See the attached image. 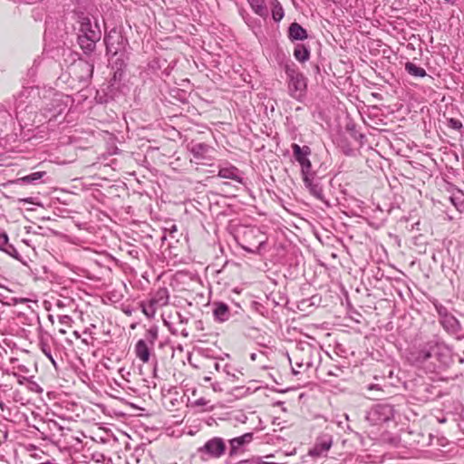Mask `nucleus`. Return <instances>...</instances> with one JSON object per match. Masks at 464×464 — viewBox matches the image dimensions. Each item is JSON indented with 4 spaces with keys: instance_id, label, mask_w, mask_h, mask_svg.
<instances>
[{
    "instance_id": "obj_31",
    "label": "nucleus",
    "mask_w": 464,
    "mask_h": 464,
    "mask_svg": "<svg viewBox=\"0 0 464 464\" xmlns=\"http://www.w3.org/2000/svg\"><path fill=\"white\" fill-rule=\"evenodd\" d=\"M433 304H434L435 310L439 315V322L450 314V313L448 311V309L443 304H441L438 302L433 303Z\"/></svg>"
},
{
    "instance_id": "obj_39",
    "label": "nucleus",
    "mask_w": 464,
    "mask_h": 464,
    "mask_svg": "<svg viewBox=\"0 0 464 464\" xmlns=\"http://www.w3.org/2000/svg\"><path fill=\"white\" fill-rule=\"evenodd\" d=\"M450 200L453 203V205H456V198L451 197Z\"/></svg>"
},
{
    "instance_id": "obj_34",
    "label": "nucleus",
    "mask_w": 464,
    "mask_h": 464,
    "mask_svg": "<svg viewBox=\"0 0 464 464\" xmlns=\"http://www.w3.org/2000/svg\"><path fill=\"white\" fill-rule=\"evenodd\" d=\"M0 115H1V118L4 119V120H6L10 116L8 111L6 110H4V109H0Z\"/></svg>"
},
{
    "instance_id": "obj_33",
    "label": "nucleus",
    "mask_w": 464,
    "mask_h": 464,
    "mask_svg": "<svg viewBox=\"0 0 464 464\" xmlns=\"http://www.w3.org/2000/svg\"><path fill=\"white\" fill-rule=\"evenodd\" d=\"M450 127H452L455 130H459L462 127V123L458 120L450 119Z\"/></svg>"
},
{
    "instance_id": "obj_30",
    "label": "nucleus",
    "mask_w": 464,
    "mask_h": 464,
    "mask_svg": "<svg viewBox=\"0 0 464 464\" xmlns=\"http://www.w3.org/2000/svg\"><path fill=\"white\" fill-rule=\"evenodd\" d=\"M41 351L50 360V362L53 365V367L55 369H57L58 365H57L55 359L52 355L51 347L47 343H41Z\"/></svg>"
},
{
    "instance_id": "obj_6",
    "label": "nucleus",
    "mask_w": 464,
    "mask_h": 464,
    "mask_svg": "<svg viewBox=\"0 0 464 464\" xmlns=\"http://www.w3.org/2000/svg\"><path fill=\"white\" fill-rule=\"evenodd\" d=\"M227 450L226 440L221 437H213L197 450L198 457L204 460L218 459Z\"/></svg>"
},
{
    "instance_id": "obj_15",
    "label": "nucleus",
    "mask_w": 464,
    "mask_h": 464,
    "mask_svg": "<svg viewBox=\"0 0 464 464\" xmlns=\"http://www.w3.org/2000/svg\"><path fill=\"white\" fill-rule=\"evenodd\" d=\"M218 177L232 179L238 183H243V178L240 175L239 169L228 163L225 164L224 166H219Z\"/></svg>"
},
{
    "instance_id": "obj_38",
    "label": "nucleus",
    "mask_w": 464,
    "mask_h": 464,
    "mask_svg": "<svg viewBox=\"0 0 464 464\" xmlns=\"http://www.w3.org/2000/svg\"><path fill=\"white\" fill-rule=\"evenodd\" d=\"M377 388H378V385H375V384H371L368 387L369 390L377 389Z\"/></svg>"
},
{
    "instance_id": "obj_41",
    "label": "nucleus",
    "mask_w": 464,
    "mask_h": 464,
    "mask_svg": "<svg viewBox=\"0 0 464 464\" xmlns=\"http://www.w3.org/2000/svg\"><path fill=\"white\" fill-rule=\"evenodd\" d=\"M448 3L454 4L456 0H445Z\"/></svg>"
},
{
    "instance_id": "obj_20",
    "label": "nucleus",
    "mask_w": 464,
    "mask_h": 464,
    "mask_svg": "<svg viewBox=\"0 0 464 464\" xmlns=\"http://www.w3.org/2000/svg\"><path fill=\"white\" fill-rule=\"evenodd\" d=\"M44 174H45L44 171L34 172L27 176H24V177H22V178L14 179V180H10V181H8L7 185L34 184L39 179H41Z\"/></svg>"
},
{
    "instance_id": "obj_29",
    "label": "nucleus",
    "mask_w": 464,
    "mask_h": 464,
    "mask_svg": "<svg viewBox=\"0 0 464 464\" xmlns=\"http://www.w3.org/2000/svg\"><path fill=\"white\" fill-rule=\"evenodd\" d=\"M145 337L147 343L153 347L156 340L158 339V327L151 326L150 329H148Z\"/></svg>"
},
{
    "instance_id": "obj_32",
    "label": "nucleus",
    "mask_w": 464,
    "mask_h": 464,
    "mask_svg": "<svg viewBox=\"0 0 464 464\" xmlns=\"http://www.w3.org/2000/svg\"><path fill=\"white\" fill-rule=\"evenodd\" d=\"M35 94H39V89L37 87H28V88H24L20 95H19V98H22L24 96H32V95H35Z\"/></svg>"
},
{
    "instance_id": "obj_2",
    "label": "nucleus",
    "mask_w": 464,
    "mask_h": 464,
    "mask_svg": "<svg viewBox=\"0 0 464 464\" xmlns=\"http://www.w3.org/2000/svg\"><path fill=\"white\" fill-rule=\"evenodd\" d=\"M314 349L309 344H297L292 351V355L288 356V360L292 366L294 374H299L302 371L309 370L314 366Z\"/></svg>"
},
{
    "instance_id": "obj_40",
    "label": "nucleus",
    "mask_w": 464,
    "mask_h": 464,
    "mask_svg": "<svg viewBox=\"0 0 464 464\" xmlns=\"http://www.w3.org/2000/svg\"><path fill=\"white\" fill-rule=\"evenodd\" d=\"M219 367H220L219 363L216 362L215 363V368H216L217 371H219Z\"/></svg>"
},
{
    "instance_id": "obj_43",
    "label": "nucleus",
    "mask_w": 464,
    "mask_h": 464,
    "mask_svg": "<svg viewBox=\"0 0 464 464\" xmlns=\"http://www.w3.org/2000/svg\"><path fill=\"white\" fill-rule=\"evenodd\" d=\"M204 380H205L206 382H208V381H210V377H205V378H204Z\"/></svg>"
},
{
    "instance_id": "obj_37",
    "label": "nucleus",
    "mask_w": 464,
    "mask_h": 464,
    "mask_svg": "<svg viewBox=\"0 0 464 464\" xmlns=\"http://www.w3.org/2000/svg\"><path fill=\"white\" fill-rule=\"evenodd\" d=\"M19 369L24 372H28V369L25 366H19Z\"/></svg>"
},
{
    "instance_id": "obj_16",
    "label": "nucleus",
    "mask_w": 464,
    "mask_h": 464,
    "mask_svg": "<svg viewBox=\"0 0 464 464\" xmlns=\"http://www.w3.org/2000/svg\"><path fill=\"white\" fill-rule=\"evenodd\" d=\"M153 349L145 340H139L135 344V354L143 363H147L150 358V352Z\"/></svg>"
},
{
    "instance_id": "obj_8",
    "label": "nucleus",
    "mask_w": 464,
    "mask_h": 464,
    "mask_svg": "<svg viewBox=\"0 0 464 464\" xmlns=\"http://www.w3.org/2000/svg\"><path fill=\"white\" fill-rule=\"evenodd\" d=\"M394 410L390 404H376L366 413L365 420L371 425H381L393 418Z\"/></svg>"
},
{
    "instance_id": "obj_44",
    "label": "nucleus",
    "mask_w": 464,
    "mask_h": 464,
    "mask_svg": "<svg viewBox=\"0 0 464 464\" xmlns=\"http://www.w3.org/2000/svg\"><path fill=\"white\" fill-rule=\"evenodd\" d=\"M458 204H459V201H456V205L455 206H456L457 208H459Z\"/></svg>"
},
{
    "instance_id": "obj_25",
    "label": "nucleus",
    "mask_w": 464,
    "mask_h": 464,
    "mask_svg": "<svg viewBox=\"0 0 464 464\" xmlns=\"http://www.w3.org/2000/svg\"><path fill=\"white\" fill-rule=\"evenodd\" d=\"M252 10L261 17H266L268 11L265 0H247Z\"/></svg>"
},
{
    "instance_id": "obj_14",
    "label": "nucleus",
    "mask_w": 464,
    "mask_h": 464,
    "mask_svg": "<svg viewBox=\"0 0 464 464\" xmlns=\"http://www.w3.org/2000/svg\"><path fill=\"white\" fill-rule=\"evenodd\" d=\"M78 23L80 24L79 27V35H91L95 32H101V29L96 22H92V19L85 15L84 14H81L78 16Z\"/></svg>"
},
{
    "instance_id": "obj_27",
    "label": "nucleus",
    "mask_w": 464,
    "mask_h": 464,
    "mask_svg": "<svg viewBox=\"0 0 464 464\" xmlns=\"http://www.w3.org/2000/svg\"><path fill=\"white\" fill-rule=\"evenodd\" d=\"M405 70L409 74L414 77H424L427 74L423 68L411 62H407L405 63Z\"/></svg>"
},
{
    "instance_id": "obj_3",
    "label": "nucleus",
    "mask_w": 464,
    "mask_h": 464,
    "mask_svg": "<svg viewBox=\"0 0 464 464\" xmlns=\"http://www.w3.org/2000/svg\"><path fill=\"white\" fill-rule=\"evenodd\" d=\"M450 351L446 343L438 339L427 342L419 351L418 360L424 362L431 358H436L440 363H446Z\"/></svg>"
},
{
    "instance_id": "obj_5",
    "label": "nucleus",
    "mask_w": 464,
    "mask_h": 464,
    "mask_svg": "<svg viewBox=\"0 0 464 464\" xmlns=\"http://www.w3.org/2000/svg\"><path fill=\"white\" fill-rule=\"evenodd\" d=\"M240 246L248 253H257L266 243V236L256 227H244L240 235Z\"/></svg>"
},
{
    "instance_id": "obj_35",
    "label": "nucleus",
    "mask_w": 464,
    "mask_h": 464,
    "mask_svg": "<svg viewBox=\"0 0 464 464\" xmlns=\"http://www.w3.org/2000/svg\"><path fill=\"white\" fill-rule=\"evenodd\" d=\"M212 387L214 391H221V389L219 388V384L218 382L214 383Z\"/></svg>"
},
{
    "instance_id": "obj_1",
    "label": "nucleus",
    "mask_w": 464,
    "mask_h": 464,
    "mask_svg": "<svg viewBox=\"0 0 464 464\" xmlns=\"http://www.w3.org/2000/svg\"><path fill=\"white\" fill-rule=\"evenodd\" d=\"M284 70L287 76L289 95L296 101H303L306 95L307 79L294 63H286L284 65Z\"/></svg>"
},
{
    "instance_id": "obj_22",
    "label": "nucleus",
    "mask_w": 464,
    "mask_h": 464,
    "mask_svg": "<svg viewBox=\"0 0 464 464\" xmlns=\"http://www.w3.org/2000/svg\"><path fill=\"white\" fill-rule=\"evenodd\" d=\"M0 250L9 256L18 258L19 253L16 248L8 243V236L5 231L0 230Z\"/></svg>"
},
{
    "instance_id": "obj_23",
    "label": "nucleus",
    "mask_w": 464,
    "mask_h": 464,
    "mask_svg": "<svg viewBox=\"0 0 464 464\" xmlns=\"http://www.w3.org/2000/svg\"><path fill=\"white\" fill-rule=\"evenodd\" d=\"M295 58L300 63H305L310 58V49L303 44L295 45L294 50Z\"/></svg>"
},
{
    "instance_id": "obj_26",
    "label": "nucleus",
    "mask_w": 464,
    "mask_h": 464,
    "mask_svg": "<svg viewBox=\"0 0 464 464\" xmlns=\"http://www.w3.org/2000/svg\"><path fill=\"white\" fill-rule=\"evenodd\" d=\"M115 35H113L111 33L110 34H108L105 38H104V42H105V44H106V50H107V53H111L112 54H117V53L120 51V48L119 47H116L114 45V37H116L118 40H122V36L120 35L119 34L117 33H114Z\"/></svg>"
},
{
    "instance_id": "obj_24",
    "label": "nucleus",
    "mask_w": 464,
    "mask_h": 464,
    "mask_svg": "<svg viewBox=\"0 0 464 464\" xmlns=\"http://www.w3.org/2000/svg\"><path fill=\"white\" fill-rule=\"evenodd\" d=\"M223 372L226 374L227 380L231 383L240 382V379L243 376V373L240 371H237L228 364H226L223 367Z\"/></svg>"
},
{
    "instance_id": "obj_4",
    "label": "nucleus",
    "mask_w": 464,
    "mask_h": 464,
    "mask_svg": "<svg viewBox=\"0 0 464 464\" xmlns=\"http://www.w3.org/2000/svg\"><path fill=\"white\" fill-rule=\"evenodd\" d=\"M169 303V290L166 287H160L150 294V298L148 300L141 301L139 304L145 316L149 319H153L157 310L168 305Z\"/></svg>"
},
{
    "instance_id": "obj_7",
    "label": "nucleus",
    "mask_w": 464,
    "mask_h": 464,
    "mask_svg": "<svg viewBox=\"0 0 464 464\" xmlns=\"http://www.w3.org/2000/svg\"><path fill=\"white\" fill-rule=\"evenodd\" d=\"M49 102H44L43 106L44 114L49 117V120L56 119L59 115L63 114L68 107V97L59 93H54L52 90L47 91ZM47 98L46 95L44 96Z\"/></svg>"
},
{
    "instance_id": "obj_11",
    "label": "nucleus",
    "mask_w": 464,
    "mask_h": 464,
    "mask_svg": "<svg viewBox=\"0 0 464 464\" xmlns=\"http://www.w3.org/2000/svg\"><path fill=\"white\" fill-rule=\"evenodd\" d=\"M305 188L309 190L310 194L316 198L318 200L324 203L327 207L330 206L329 202L325 199L324 195L323 187L319 180L315 179V173L302 178Z\"/></svg>"
},
{
    "instance_id": "obj_9",
    "label": "nucleus",
    "mask_w": 464,
    "mask_h": 464,
    "mask_svg": "<svg viewBox=\"0 0 464 464\" xmlns=\"http://www.w3.org/2000/svg\"><path fill=\"white\" fill-rule=\"evenodd\" d=\"M291 148L293 150L295 160L301 166L302 178L315 173L314 171L312 170V164L308 158L309 155L311 154V149L308 146L301 147L296 143H293Z\"/></svg>"
},
{
    "instance_id": "obj_28",
    "label": "nucleus",
    "mask_w": 464,
    "mask_h": 464,
    "mask_svg": "<svg viewBox=\"0 0 464 464\" xmlns=\"http://www.w3.org/2000/svg\"><path fill=\"white\" fill-rule=\"evenodd\" d=\"M272 16L276 22H279L285 15L284 9L278 0L272 1Z\"/></svg>"
},
{
    "instance_id": "obj_13",
    "label": "nucleus",
    "mask_w": 464,
    "mask_h": 464,
    "mask_svg": "<svg viewBox=\"0 0 464 464\" xmlns=\"http://www.w3.org/2000/svg\"><path fill=\"white\" fill-rule=\"evenodd\" d=\"M102 32H95L91 35H78L80 47L85 53H91L96 47V43L101 39Z\"/></svg>"
},
{
    "instance_id": "obj_19",
    "label": "nucleus",
    "mask_w": 464,
    "mask_h": 464,
    "mask_svg": "<svg viewBox=\"0 0 464 464\" xmlns=\"http://www.w3.org/2000/svg\"><path fill=\"white\" fill-rule=\"evenodd\" d=\"M213 315L215 320L219 323L227 321L230 317V310L228 305L224 303H215Z\"/></svg>"
},
{
    "instance_id": "obj_12",
    "label": "nucleus",
    "mask_w": 464,
    "mask_h": 464,
    "mask_svg": "<svg viewBox=\"0 0 464 464\" xmlns=\"http://www.w3.org/2000/svg\"><path fill=\"white\" fill-rule=\"evenodd\" d=\"M333 444L332 437L324 435L319 437L314 447L310 449L309 455L314 458L325 457Z\"/></svg>"
},
{
    "instance_id": "obj_18",
    "label": "nucleus",
    "mask_w": 464,
    "mask_h": 464,
    "mask_svg": "<svg viewBox=\"0 0 464 464\" xmlns=\"http://www.w3.org/2000/svg\"><path fill=\"white\" fill-rule=\"evenodd\" d=\"M308 37L306 30L298 23H292L288 27V38L294 41H304Z\"/></svg>"
},
{
    "instance_id": "obj_17",
    "label": "nucleus",
    "mask_w": 464,
    "mask_h": 464,
    "mask_svg": "<svg viewBox=\"0 0 464 464\" xmlns=\"http://www.w3.org/2000/svg\"><path fill=\"white\" fill-rule=\"evenodd\" d=\"M440 324L446 332L451 334H457L462 329L459 321L451 314L440 320Z\"/></svg>"
},
{
    "instance_id": "obj_10",
    "label": "nucleus",
    "mask_w": 464,
    "mask_h": 464,
    "mask_svg": "<svg viewBox=\"0 0 464 464\" xmlns=\"http://www.w3.org/2000/svg\"><path fill=\"white\" fill-rule=\"evenodd\" d=\"M254 440V433L253 432H246L243 435L232 438L227 440L228 442V449H227V454L229 458H234L237 455H240L244 453L246 450V448L248 445L253 441Z\"/></svg>"
},
{
    "instance_id": "obj_42",
    "label": "nucleus",
    "mask_w": 464,
    "mask_h": 464,
    "mask_svg": "<svg viewBox=\"0 0 464 464\" xmlns=\"http://www.w3.org/2000/svg\"><path fill=\"white\" fill-rule=\"evenodd\" d=\"M197 403L199 405L203 404V400L202 399L198 400Z\"/></svg>"
},
{
    "instance_id": "obj_36",
    "label": "nucleus",
    "mask_w": 464,
    "mask_h": 464,
    "mask_svg": "<svg viewBox=\"0 0 464 464\" xmlns=\"http://www.w3.org/2000/svg\"><path fill=\"white\" fill-rule=\"evenodd\" d=\"M21 201L26 202V203H33V200L31 198L21 199Z\"/></svg>"
},
{
    "instance_id": "obj_21",
    "label": "nucleus",
    "mask_w": 464,
    "mask_h": 464,
    "mask_svg": "<svg viewBox=\"0 0 464 464\" xmlns=\"http://www.w3.org/2000/svg\"><path fill=\"white\" fill-rule=\"evenodd\" d=\"M209 150L210 147L205 143H192L189 146V151L196 160H205Z\"/></svg>"
}]
</instances>
